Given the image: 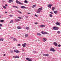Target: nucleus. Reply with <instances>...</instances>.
Segmentation results:
<instances>
[{
    "mask_svg": "<svg viewBox=\"0 0 61 61\" xmlns=\"http://www.w3.org/2000/svg\"><path fill=\"white\" fill-rule=\"evenodd\" d=\"M43 8L41 7V8H39L38 9V10H37V11L36 12L37 13H38V14H40V11H41L42 10V9Z\"/></svg>",
    "mask_w": 61,
    "mask_h": 61,
    "instance_id": "nucleus-1",
    "label": "nucleus"
},
{
    "mask_svg": "<svg viewBox=\"0 0 61 61\" xmlns=\"http://www.w3.org/2000/svg\"><path fill=\"white\" fill-rule=\"evenodd\" d=\"M16 3H17L18 4H19L20 5H23V4L21 3L20 2L18 1L17 0H16Z\"/></svg>",
    "mask_w": 61,
    "mask_h": 61,
    "instance_id": "nucleus-2",
    "label": "nucleus"
},
{
    "mask_svg": "<svg viewBox=\"0 0 61 61\" xmlns=\"http://www.w3.org/2000/svg\"><path fill=\"white\" fill-rule=\"evenodd\" d=\"M41 33L42 35H46V34H48V33L46 32H44L43 31H41Z\"/></svg>",
    "mask_w": 61,
    "mask_h": 61,
    "instance_id": "nucleus-3",
    "label": "nucleus"
},
{
    "mask_svg": "<svg viewBox=\"0 0 61 61\" xmlns=\"http://www.w3.org/2000/svg\"><path fill=\"white\" fill-rule=\"evenodd\" d=\"M53 29H54V30H57L58 29V28L54 26L53 27Z\"/></svg>",
    "mask_w": 61,
    "mask_h": 61,
    "instance_id": "nucleus-4",
    "label": "nucleus"
},
{
    "mask_svg": "<svg viewBox=\"0 0 61 61\" xmlns=\"http://www.w3.org/2000/svg\"><path fill=\"white\" fill-rule=\"evenodd\" d=\"M50 51H52V52H55V51L54 50V48H51L50 49Z\"/></svg>",
    "mask_w": 61,
    "mask_h": 61,
    "instance_id": "nucleus-5",
    "label": "nucleus"
},
{
    "mask_svg": "<svg viewBox=\"0 0 61 61\" xmlns=\"http://www.w3.org/2000/svg\"><path fill=\"white\" fill-rule=\"evenodd\" d=\"M26 60H28V61H32V60L29 58H26Z\"/></svg>",
    "mask_w": 61,
    "mask_h": 61,
    "instance_id": "nucleus-6",
    "label": "nucleus"
},
{
    "mask_svg": "<svg viewBox=\"0 0 61 61\" xmlns=\"http://www.w3.org/2000/svg\"><path fill=\"white\" fill-rule=\"evenodd\" d=\"M47 6L49 7V8H51V6H52V5L51 4H49Z\"/></svg>",
    "mask_w": 61,
    "mask_h": 61,
    "instance_id": "nucleus-7",
    "label": "nucleus"
},
{
    "mask_svg": "<svg viewBox=\"0 0 61 61\" xmlns=\"http://www.w3.org/2000/svg\"><path fill=\"white\" fill-rule=\"evenodd\" d=\"M26 45V44L25 43L24 44H22V46L23 47H25Z\"/></svg>",
    "mask_w": 61,
    "mask_h": 61,
    "instance_id": "nucleus-8",
    "label": "nucleus"
},
{
    "mask_svg": "<svg viewBox=\"0 0 61 61\" xmlns=\"http://www.w3.org/2000/svg\"><path fill=\"white\" fill-rule=\"evenodd\" d=\"M43 42H45L46 41V40H47V39L46 38H43Z\"/></svg>",
    "mask_w": 61,
    "mask_h": 61,
    "instance_id": "nucleus-9",
    "label": "nucleus"
},
{
    "mask_svg": "<svg viewBox=\"0 0 61 61\" xmlns=\"http://www.w3.org/2000/svg\"><path fill=\"white\" fill-rule=\"evenodd\" d=\"M56 24L57 25H60V23L58 22L56 23Z\"/></svg>",
    "mask_w": 61,
    "mask_h": 61,
    "instance_id": "nucleus-10",
    "label": "nucleus"
},
{
    "mask_svg": "<svg viewBox=\"0 0 61 61\" xmlns=\"http://www.w3.org/2000/svg\"><path fill=\"white\" fill-rule=\"evenodd\" d=\"M14 52H15L16 53H19V51H15V50L14 51Z\"/></svg>",
    "mask_w": 61,
    "mask_h": 61,
    "instance_id": "nucleus-11",
    "label": "nucleus"
},
{
    "mask_svg": "<svg viewBox=\"0 0 61 61\" xmlns=\"http://www.w3.org/2000/svg\"><path fill=\"white\" fill-rule=\"evenodd\" d=\"M43 56H49V54H44L43 55Z\"/></svg>",
    "mask_w": 61,
    "mask_h": 61,
    "instance_id": "nucleus-12",
    "label": "nucleus"
},
{
    "mask_svg": "<svg viewBox=\"0 0 61 61\" xmlns=\"http://www.w3.org/2000/svg\"><path fill=\"white\" fill-rule=\"evenodd\" d=\"M54 44L55 46H57V43H56V42H55L54 43Z\"/></svg>",
    "mask_w": 61,
    "mask_h": 61,
    "instance_id": "nucleus-13",
    "label": "nucleus"
},
{
    "mask_svg": "<svg viewBox=\"0 0 61 61\" xmlns=\"http://www.w3.org/2000/svg\"><path fill=\"white\" fill-rule=\"evenodd\" d=\"M21 8H23L24 9V8H26V7L24 6H21Z\"/></svg>",
    "mask_w": 61,
    "mask_h": 61,
    "instance_id": "nucleus-14",
    "label": "nucleus"
},
{
    "mask_svg": "<svg viewBox=\"0 0 61 61\" xmlns=\"http://www.w3.org/2000/svg\"><path fill=\"white\" fill-rule=\"evenodd\" d=\"M36 6V5H33L31 7L32 8H34V7H35Z\"/></svg>",
    "mask_w": 61,
    "mask_h": 61,
    "instance_id": "nucleus-15",
    "label": "nucleus"
},
{
    "mask_svg": "<svg viewBox=\"0 0 61 61\" xmlns=\"http://www.w3.org/2000/svg\"><path fill=\"white\" fill-rule=\"evenodd\" d=\"M54 13H55V14H56L57 13V11H54Z\"/></svg>",
    "mask_w": 61,
    "mask_h": 61,
    "instance_id": "nucleus-16",
    "label": "nucleus"
},
{
    "mask_svg": "<svg viewBox=\"0 0 61 61\" xmlns=\"http://www.w3.org/2000/svg\"><path fill=\"white\" fill-rule=\"evenodd\" d=\"M40 26V27H44L45 26V25H42Z\"/></svg>",
    "mask_w": 61,
    "mask_h": 61,
    "instance_id": "nucleus-17",
    "label": "nucleus"
},
{
    "mask_svg": "<svg viewBox=\"0 0 61 61\" xmlns=\"http://www.w3.org/2000/svg\"><path fill=\"white\" fill-rule=\"evenodd\" d=\"M11 2H13V0H9L8 2L9 3H11Z\"/></svg>",
    "mask_w": 61,
    "mask_h": 61,
    "instance_id": "nucleus-18",
    "label": "nucleus"
},
{
    "mask_svg": "<svg viewBox=\"0 0 61 61\" xmlns=\"http://www.w3.org/2000/svg\"><path fill=\"white\" fill-rule=\"evenodd\" d=\"M17 21H20V20L19 19H16L15 20V22H16Z\"/></svg>",
    "mask_w": 61,
    "mask_h": 61,
    "instance_id": "nucleus-19",
    "label": "nucleus"
},
{
    "mask_svg": "<svg viewBox=\"0 0 61 61\" xmlns=\"http://www.w3.org/2000/svg\"><path fill=\"white\" fill-rule=\"evenodd\" d=\"M56 8L54 7H52V11H54V9H55Z\"/></svg>",
    "mask_w": 61,
    "mask_h": 61,
    "instance_id": "nucleus-20",
    "label": "nucleus"
},
{
    "mask_svg": "<svg viewBox=\"0 0 61 61\" xmlns=\"http://www.w3.org/2000/svg\"><path fill=\"white\" fill-rule=\"evenodd\" d=\"M49 15L51 17H53V15L52 14H49Z\"/></svg>",
    "mask_w": 61,
    "mask_h": 61,
    "instance_id": "nucleus-21",
    "label": "nucleus"
},
{
    "mask_svg": "<svg viewBox=\"0 0 61 61\" xmlns=\"http://www.w3.org/2000/svg\"><path fill=\"white\" fill-rule=\"evenodd\" d=\"M37 35L38 36H41V34H40L39 33H37Z\"/></svg>",
    "mask_w": 61,
    "mask_h": 61,
    "instance_id": "nucleus-22",
    "label": "nucleus"
},
{
    "mask_svg": "<svg viewBox=\"0 0 61 61\" xmlns=\"http://www.w3.org/2000/svg\"><path fill=\"white\" fill-rule=\"evenodd\" d=\"M13 41H17V39H16L15 38L13 40Z\"/></svg>",
    "mask_w": 61,
    "mask_h": 61,
    "instance_id": "nucleus-23",
    "label": "nucleus"
},
{
    "mask_svg": "<svg viewBox=\"0 0 61 61\" xmlns=\"http://www.w3.org/2000/svg\"><path fill=\"white\" fill-rule=\"evenodd\" d=\"M15 58H19V56H17L15 57Z\"/></svg>",
    "mask_w": 61,
    "mask_h": 61,
    "instance_id": "nucleus-24",
    "label": "nucleus"
},
{
    "mask_svg": "<svg viewBox=\"0 0 61 61\" xmlns=\"http://www.w3.org/2000/svg\"><path fill=\"white\" fill-rule=\"evenodd\" d=\"M4 20H0V22H1V23H3L4 22Z\"/></svg>",
    "mask_w": 61,
    "mask_h": 61,
    "instance_id": "nucleus-25",
    "label": "nucleus"
},
{
    "mask_svg": "<svg viewBox=\"0 0 61 61\" xmlns=\"http://www.w3.org/2000/svg\"><path fill=\"white\" fill-rule=\"evenodd\" d=\"M57 34H60V32L59 31H58L57 32Z\"/></svg>",
    "mask_w": 61,
    "mask_h": 61,
    "instance_id": "nucleus-26",
    "label": "nucleus"
},
{
    "mask_svg": "<svg viewBox=\"0 0 61 61\" xmlns=\"http://www.w3.org/2000/svg\"><path fill=\"white\" fill-rule=\"evenodd\" d=\"M25 36L26 37H27L28 36V34H25Z\"/></svg>",
    "mask_w": 61,
    "mask_h": 61,
    "instance_id": "nucleus-27",
    "label": "nucleus"
},
{
    "mask_svg": "<svg viewBox=\"0 0 61 61\" xmlns=\"http://www.w3.org/2000/svg\"><path fill=\"white\" fill-rule=\"evenodd\" d=\"M4 39L3 38H1L0 39V41H3L4 40Z\"/></svg>",
    "mask_w": 61,
    "mask_h": 61,
    "instance_id": "nucleus-28",
    "label": "nucleus"
},
{
    "mask_svg": "<svg viewBox=\"0 0 61 61\" xmlns=\"http://www.w3.org/2000/svg\"><path fill=\"white\" fill-rule=\"evenodd\" d=\"M17 28L18 29H21V28H20V27L18 26L17 27Z\"/></svg>",
    "mask_w": 61,
    "mask_h": 61,
    "instance_id": "nucleus-29",
    "label": "nucleus"
},
{
    "mask_svg": "<svg viewBox=\"0 0 61 61\" xmlns=\"http://www.w3.org/2000/svg\"><path fill=\"white\" fill-rule=\"evenodd\" d=\"M24 2V3H27V1L26 0H25Z\"/></svg>",
    "mask_w": 61,
    "mask_h": 61,
    "instance_id": "nucleus-30",
    "label": "nucleus"
},
{
    "mask_svg": "<svg viewBox=\"0 0 61 61\" xmlns=\"http://www.w3.org/2000/svg\"><path fill=\"white\" fill-rule=\"evenodd\" d=\"M61 45L60 44H59L58 46H58V47H60V46H61Z\"/></svg>",
    "mask_w": 61,
    "mask_h": 61,
    "instance_id": "nucleus-31",
    "label": "nucleus"
},
{
    "mask_svg": "<svg viewBox=\"0 0 61 61\" xmlns=\"http://www.w3.org/2000/svg\"><path fill=\"white\" fill-rule=\"evenodd\" d=\"M3 7L4 8H5V9H6V7L5 6H3Z\"/></svg>",
    "mask_w": 61,
    "mask_h": 61,
    "instance_id": "nucleus-32",
    "label": "nucleus"
},
{
    "mask_svg": "<svg viewBox=\"0 0 61 61\" xmlns=\"http://www.w3.org/2000/svg\"><path fill=\"white\" fill-rule=\"evenodd\" d=\"M13 22V20H11L10 21V23H12Z\"/></svg>",
    "mask_w": 61,
    "mask_h": 61,
    "instance_id": "nucleus-33",
    "label": "nucleus"
},
{
    "mask_svg": "<svg viewBox=\"0 0 61 61\" xmlns=\"http://www.w3.org/2000/svg\"><path fill=\"white\" fill-rule=\"evenodd\" d=\"M9 16H10V17H13V15H10Z\"/></svg>",
    "mask_w": 61,
    "mask_h": 61,
    "instance_id": "nucleus-34",
    "label": "nucleus"
},
{
    "mask_svg": "<svg viewBox=\"0 0 61 61\" xmlns=\"http://www.w3.org/2000/svg\"><path fill=\"white\" fill-rule=\"evenodd\" d=\"M34 24L35 25H37L38 24V23L37 22H35Z\"/></svg>",
    "mask_w": 61,
    "mask_h": 61,
    "instance_id": "nucleus-35",
    "label": "nucleus"
},
{
    "mask_svg": "<svg viewBox=\"0 0 61 61\" xmlns=\"http://www.w3.org/2000/svg\"><path fill=\"white\" fill-rule=\"evenodd\" d=\"M18 12L19 13H20V14H22V12L19 11H18Z\"/></svg>",
    "mask_w": 61,
    "mask_h": 61,
    "instance_id": "nucleus-36",
    "label": "nucleus"
},
{
    "mask_svg": "<svg viewBox=\"0 0 61 61\" xmlns=\"http://www.w3.org/2000/svg\"><path fill=\"white\" fill-rule=\"evenodd\" d=\"M29 29V27H26V29H27V30H28Z\"/></svg>",
    "mask_w": 61,
    "mask_h": 61,
    "instance_id": "nucleus-37",
    "label": "nucleus"
},
{
    "mask_svg": "<svg viewBox=\"0 0 61 61\" xmlns=\"http://www.w3.org/2000/svg\"><path fill=\"white\" fill-rule=\"evenodd\" d=\"M25 17H26V18H27L28 17V16H25Z\"/></svg>",
    "mask_w": 61,
    "mask_h": 61,
    "instance_id": "nucleus-38",
    "label": "nucleus"
},
{
    "mask_svg": "<svg viewBox=\"0 0 61 61\" xmlns=\"http://www.w3.org/2000/svg\"><path fill=\"white\" fill-rule=\"evenodd\" d=\"M35 16H36V17H38V16L37 15H36V14H35Z\"/></svg>",
    "mask_w": 61,
    "mask_h": 61,
    "instance_id": "nucleus-39",
    "label": "nucleus"
},
{
    "mask_svg": "<svg viewBox=\"0 0 61 61\" xmlns=\"http://www.w3.org/2000/svg\"><path fill=\"white\" fill-rule=\"evenodd\" d=\"M33 52L34 53H36V51H34Z\"/></svg>",
    "mask_w": 61,
    "mask_h": 61,
    "instance_id": "nucleus-40",
    "label": "nucleus"
},
{
    "mask_svg": "<svg viewBox=\"0 0 61 61\" xmlns=\"http://www.w3.org/2000/svg\"><path fill=\"white\" fill-rule=\"evenodd\" d=\"M13 52H14L13 51H10V53H13Z\"/></svg>",
    "mask_w": 61,
    "mask_h": 61,
    "instance_id": "nucleus-41",
    "label": "nucleus"
},
{
    "mask_svg": "<svg viewBox=\"0 0 61 61\" xmlns=\"http://www.w3.org/2000/svg\"><path fill=\"white\" fill-rule=\"evenodd\" d=\"M50 13L51 14H53V12H50Z\"/></svg>",
    "mask_w": 61,
    "mask_h": 61,
    "instance_id": "nucleus-42",
    "label": "nucleus"
},
{
    "mask_svg": "<svg viewBox=\"0 0 61 61\" xmlns=\"http://www.w3.org/2000/svg\"><path fill=\"white\" fill-rule=\"evenodd\" d=\"M20 46V44H18V46Z\"/></svg>",
    "mask_w": 61,
    "mask_h": 61,
    "instance_id": "nucleus-43",
    "label": "nucleus"
},
{
    "mask_svg": "<svg viewBox=\"0 0 61 61\" xmlns=\"http://www.w3.org/2000/svg\"><path fill=\"white\" fill-rule=\"evenodd\" d=\"M5 14H7V12L6 11L5 12Z\"/></svg>",
    "mask_w": 61,
    "mask_h": 61,
    "instance_id": "nucleus-44",
    "label": "nucleus"
},
{
    "mask_svg": "<svg viewBox=\"0 0 61 61\" xmlns=\"http://www.w3.org/2000/svg\"><path fill=\"white\" fill-rule=\"evenodd\" d=\"M18 18H19V19H21V17H18Z\"/></svg>",
    "mask_w": 61,
    "mask_h": 61,
    "instance_id": "nucleus-45",
    "label": "nucleus"
},
{
    "mask_svg": "<svg viewBox=\"0 0 61 61\" xmlns=\"http://www.w3.org/2000/svg\"><path fill=\"white\" fill-rule=\"evenodd\" d=\"M2 26V24H0V26Z\"/></svg>",
    "mask_w": 61,
    "mask_h": 61,
    "instance_id": "nucleus-46",
    "label": "nucleus"
},
{
    "mask_svg": "<svg viewBox=\"0 0 61 61\" xmlns=\"http://www.w3.org/2000/svg\"><path fill=\"white\" fill-rule=\"evenodd\" d=\"M22 51L23 52V51H25V50H24V49H22Z\"/></svg>",
    "mask_w": 61,
    "mask_h": 61,
    "instance_id": "nucleus-47",
    "label": "nucleus"
},
{
    "mask_svg": "<svg viewBox=\"0 0 61 61\" xmlns=\"http://www.w3.org/2000/svg\"><path fill=\"white\" fill-rule=\"evenodd\" d=\"M5 5V6H7V5L6 4V5Z\"/></svg>",
    "mask_w": 61,
    "mask_h": 61,
    "instance_id": "nucleus-48",
    "label": "nucleus"
},
{
    "mask_svg": "<svg viewBox=\"0 0 61 61\" xmlns=\"http://www.w3.org/2000/svg\"><path fill=\"white\" fill-rule=\"evenodd\" d=\"M11 13H14V12L13 11H11Z\"/></svg>",
    "mask_w": 61,
    "mask_h": 61,
    "instance_id": "nucleus-49",
    "label": "nucleus"
},
{
    "mask_svg": "<svg viewBox=\"0 0 61 61\" xmlns=\"http://www.w3.org/2000/svg\"><path fill=\"white\" fill-rule=\"evenodd\" d=\"M15 7H16V8H17L18 7L17 6H15Z\"/></svg>",
    "mask_w": 61,
    "mask_h": 61,
    "instance_id": "nucleus-50",
    "label": "nucleus"
},
{
    "mask_svg": "<svg viewBox=\"0 0 61 61\" xmlns=\"http://www.w3.org/2000/svg\"><path fill=\"white\" fill-rule=\"evenodd\" d=\"M28 14H30V13H28Z\"/></svg>",
    "mask_w": 61,
    "mask_h": 61,
    "instance_id": "nucleus-51",
    "label": "nucleus"
},
{
    "mask_svg": "<svg viewBox=\"0 0 61 61\" xmlns=\"http://www.w3.org/2000/svg\"><path fill=\"white\" fill-rule=\"evenodd\" d=\"M13 6V7H15L14 6Z\"/></svg>",
    "mask_w": 61,
    "mask_h": 61,
    "instance_id": "nucleus-52",
    "label": "nucleus"
},
{
    "mask_svg": "<svg viewBox=\"0 0 61 61\" xmlns=\"http://www.w3.org/2000/svg\"><path fill=\"white\" fill-rule=\"evenodd\" d=\"M11 38H12V39L14 38H13V37H11Z\"/></svg>",
    "mask_w": 61,
    "mask_h": 61,
    "instance_id": "nucleus-53",
    "label": "nucleus"
},
{
    "mask_svg": "<svg viewBox=\"0 0 61 61\" xmlns=\"http://www.w3.org/2000/svg\"><path fill=\"white\" fill-rule=\"evenodd\" d=\"M4 56H5V54H4Z\"/></svg>",
    "mask_w": 61,
    "mask_h": 61,
    "instance_id": "nucleus-54",
    "label": "nucleus"
},
{
    "mask_svg": "<svg viewBox=\"0 0 61 61\" xmlns=\"http://www.w3.org/2000/svg\"><path fill=\"white\" fill-rule=\"evenodd\" d=\"M1 28H0V29H1Z\"/></svg>",
    "mask_w": 61,
    "mask_h": 61,
    "instance_id": "nucleus-55",
    "label": "nucleus"
}]
</instances>
